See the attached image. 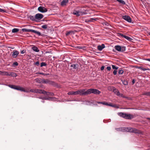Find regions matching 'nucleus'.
<instances>
[{
  "mask_svg": "<svg viewBox=\"0 0 150 150\" xmlns=\"http://www.w3.org/2000/svg\"><path fill=\"white\" fill-rule=\"evenodd\" d=\"M105 47L104 44H102L101 45H99L97 47V48L98 50L101 51L103 48Z\"/></svg>",
  "mask_w": 150,
  "mask_h": 150,
  "instance_id": "f3484780",
  "label": "nucleus"
},
{
  "mask_svg": "<svg viewBox=\"0 0 150 150\" xmlns=\"http://www.w3.org/2000/svg\"><path fill=\"white\" fill-rule=\"evenodd\" d=\"M135 82V81L134 80V79H133L132 80V84H134Z\"/></svg>",
  "mask_w": 150,
  "mask_h": 150,
  "instance_id": "864d4df0",
  "label": "nucleus"
},
{
  "mask_svg": "<svg viewBox=\"0 0 150 150\" xmlns=\"http://www.w3.org/2000/svg\"><path fill=\"white\" fill-rule=\"evenodd\" d=\"M19 54V52L18 51L16 50H14L13 51V53L12 54V56L13 57L15 58L17 57Z\"/></svg>",
  "mask_w": 150,
  "mask_h": 150,
  "instance_id": "4468645a",
  "label": "nucleus"
},
{
  "mask_svg": "<svg viewBox=\"0 0 150 150\" xmlns=\"http://www.w3.org/2000/svg\"><path fill=\"white\" fill-rule=\"evenodd\" d=\"M100 93V92L98 90L94 89L93 93L95 94H99Z\"/></svg>",
  "mask_w": 150,
  "mask_h": 150,
  "instance_id": "5701e85b",
  "label": "nucleus"
},
{
  "mask_svg": "<svg viewBox=\"0 0 150 150\" xmlns=\"http://www.w3.org/2000/svg\"><path fill=\"white\" fill-rule=\"evenodd\" d=\"M119 34H120V36H121L122 37L124 38L125 39H126L127 40L129 41H131L132 40V38H130L128 36H126L125 35H124L120 33Z\"/></svg>",
  "mask_w": 150,
  "mask_h": 150,
  "instance_id": "dca6fc26",
  "label": "nucleus"
},
{
  "mask_svg": "<svg viewBox=\"0 0 150 150\" xmlns=\"http://www.w3.org/2000/svg\"><path fill=\"white\" fill-rule=\"evenodd\" d=\"M113 92L117 96L120 95V93L119 91L115 88L113 89Z\"/></svg>",
  "mask_w": 150,
  "mask_h": 150,
  "instance_id": "a211bd4d",
  "label": "nucleus"
},
{
  "mask_svg": "<svg viewBox=\"0 0 150 150\" xmlns=\"http://www.w3.org/2000/svg\"><path fill=\"white\" fill-rule=\"evenodd\" d=\"M122 82L123 84L125 85H127L128 84V82L125 80L122 81Z\"/></svg>",
  "mask_w": 150,
  "mask_h": 150,
  "instance_id": "7c9ffc66",
  "label": "nucleus"
},
{
  "mask_svg": "<svg viewBox=\"0 0 150 150\" xmlns=\"http://www.w3.org/2000/svg\"><path fill=\"white\" fill-rule=\"evenodd\" d=\"M22 30L23 32H32V33H34L35 34H36L37 35H38L39 36H40L41 35V33L40 32H39V31H37L34 30L23 28L22 29Z\"/></svg>",
  "mask_w": 150,
  "mask_h": 150,
  "instance_id": "39448f33",
  "label": "nucleus"
},
{
  "mask_svg": "<svg viewBox=\"0 0 150 150\" xmlns=\"http://www.w3.org/2000/svg\"><path fill=\"white\" fill-rule=\"evenodd\" d=\"M42 28L44 29H46L47 28V25H44L42 26Z\"/></svg>",
  "mask_w": 150,
  "mask_h": 150,
  "instance_id": "ea45409f",
  "label": "nucleus"
},
{
  "mask_svg": "<svg viewBox=\"0 0 150 150\" xmlns=\"http://www.w3.org/2000/svg\"><path fill=\"white\" fill-rule=\"evenodd\" d=\"M0 12H6V11L5 10L3 9L0 8Z\"/></svg>",
  "mask_w": 150,
  "mask_h": 150,
  "instance_id": "37998d69",
  "label": "nucleus"
},
{
  "mask_svg": "<svg viewBox=\"0 0 150 150\" xmlns=\"http://www.w3.org/2000/svg\"><path fill=\"white\" fill-rule=\"evenodd\" d=\"M72 32V31H69L67 32L66 34V35L67 36L68 35Z\"/></svg>",
  "mask_w": 150,
  "mask_h": 150,
  "instance_id": "79ce46f5",
  "label": "nucleus"
},
{
  "mask_svg": "<svg viewBox=\"0 0 150 150\" xmlns=\"http://www.w3.org/2000/svg\"><path fill=\"white\" fill-rule=\"evenodd\" d=\"M104 66H102L100 68L101 70L102 71H103L104 69Z\"/></svg>",
  "mask_w": 150,
  "mask_h": 150,
  "instance_id": "8fccbe9b",
  "label": "nucleus"
},
{
  "mask_svg": "<svg viewBox=\"0 0 150 150\" xmlns=\"http://www.w3.org/2000/svg\"><path fill=\"white\" fill-rule=\"evenodd\" d=\"M39 98L42 99V100L45 99V100H48V98H46L45 97H40Z\"/></svg>",
  "mask_w": 150,
  "mask_h": 150,
  "instance_id": "58836bf2",
  "label": "nucleus"
},
{
  "mask_svg": "<svg viewBox=\"0 0 150 150\" xmlns=\"http://www.w3.org/2000/svg\"><path fill=\"white\" fill-rule=\"evenodd\" d=\"M19 31V29L16 28H14L13 29L11 30L12 33H16Z\"/></svg>",
  "mask_w": 150,
  "mask_h": 150,
  "instance_id": "c85d7f7f",
  "label": "nucleus"
},
{
  "mask_svg": "<svg viewBox=\"0 0 150 150\" xmlns=\"http://www.w3.org/2000/svg\"><path fill=\"white\" fill-rule=\"evenodd\" d=\"M145 60L146 61H148L150 62V58H147L145 59Z\"/></svg>",
  "mask_w": 150,
  "mask_h": 150,
  "instance_id": "603ef678",
  "label": "nucleus"
},
{
  "mask_svg": "<svg viewBox=\"0 0 150 150\" xmlns=\"http://www.w3.org/2000/svg\"><path fill=\"white\" fill-rule=\"evenodd\" d=\"M47 94H46V95L51 96H52L54 95V94L52 93L47 92Z\"/></svg>",
  "mask_w": 150,
  "mask_h": 150,
  "instance_id": "c9c22d12",
  "label": "nucleus"
},
{
  "mask_svg": "<svg viewBox=\"0 0 150 150\" xmlns=\"http://www.w3.org/2000/svg\"><path fill=\"white\" fill-rule=\"evenodd\" d=\"M29 18L32 21H36L35 16L34 17L33 16H29Z\"/></svg>",
  "mask_w": 150,
  "mask_h": 150,
  "instance_id": "cd10ccee",
  "label": "nucleus"
},
{
  "mask_svg": "<svg viewBox=\"0 0 150 150\" xmlns=\"http://www.w3.org/2000/svg\"><path fill=\"white\" fill-rule=\"evenodd\" d=\"M138 68L143 71H145L146 70H150V69L149 68H143L142 67H138Z\"/></svg>",
  "mask_w": 150,
  "mask_h": 150,
  "instance_id": "393cba45",
  "label": "nucleus"
},
{
  "mask_svg": "<svg viewBox=\"0 0 150 150\" xmlns=\"http://www.w3.org/2000/svg\"><path fill=\"white\" fill-rule=\"evenodd\" d=\"M42 83L48 84L52 85H53L55 84V83L54 81H50L48 79H42Z\"/></svg>",
  "mask_w": 150,
  "mask_h": 150,
  "instance_id": "6e6552de",
  "label": "nucleus"
},
{
  "mask_svg": "<svg viewBox=\"0 0 150 150\" xmlns=\"http://www.w3.org/2000/svg\"><path fill=\"white\" fill-rule=\"evenodd\" d=\"M107 69L108 71H110L111 69V67H107Z\"/></svg>",
  "mask_w": 150,
  "mask_h": 150,
  "instance_id": "de8ad7c7",
  "label": "nucleus"
},
{
  "mask_svg": "<svg viewBox=\"0 0 150 150\" xmlns=\"http://www.w3.org/2000/svg\"><path fill=\"white\" fill-rule=\"evenodd\" d=\"M84 90L80 89L77 91H71L68 93L67 94L69 95H80L81 96H84Z\"/></svg>",
  "mask_w": 150,
  "mask_h": 150,
  "instance_id": "f03ea898",
  "label": "nucleus"
},
{
  "mask_svg": "<svg viewBox=\"0 0 150 150\" xmlns=\"http://www.w3.org/2000/svg\"><path fill=\"white\" fill-rule=\"evenodd\" d=\"M84 90V96H85L88 94H89L91 93H93L94 88H90L88 89L86 91V89H83Z\"/></svg>",
  "mask_w": 150,
  "mask_h": 150,
  "instance_id": "1a4fd4ad",
  "label": "nucleus"
},
{
  "mask_svg": "<svg viewBox=\"0 0 150 150\" xmlns=\"http://www.w3.org/2000/svg\"><path fill=\"white\" fill-rule=\"evenodd\" d=\"M39 11L42 13H45L47 11V10L43 6H40L38 8Z\"/></svg>",
  "mask_w": 150,
  "mask_h": 150,
  "instance_id": "f8f14e48",
  "label": "nucleus"
},
{
  "mask_svg": "<svg viewBox=\"0 0 150 150\" xmlns=\"http://www.w3.org/2000/svg\"><path fill=\"white\" fill-rule=\"evenodd\" d=\"M147 119L150 120V118H147Z\"/></svg>",
  "mask_w": 150,
  "mask_h": 150,
  "instance_id": "5fc2aeb1",
  "label": "nucleus"
},
{
  "mask_svg": "<svg viewBox=\"0 0 150 150\" xmlns=\"http://www.w3.org/2000/svg\"><path fill=\"white\" fill-rule=\"evenodd\" d=\"M108 106L116 108H119V107L117 105H113L112 103H110Z\"/></svg>",
  "mask_w": 150,
  "mask_h": 150,
  "instance_id": "a878e982",
  "label": "nucleus"
},
{
  "mask_svg": "<svg viewBox=\"0 0 150 150\" xmlns=\"http://www.w3.org/2000/svg\"><path fill=\"white\" fill-rule=\"evenodd\" d=\"M112 68L113 69H115V70H117L118 68V67H116L115 65H112Z\"/></svg>",
  "mask_w": 150,
  "mask_h": 150,
  "instance_id": "f704fd0d",
  "label": "nucleus"
},
{
  "mask_svg": "<svg viewBox=\"0 0 150 150\" xmlns=\"http://www.w3.org/2000/svg\"><path fill=\"white\" fill-rule=\"evenodd\" d=\"M13 66H16L18 65V64L17 62H15L13 63Z\"/></svg>",
  "mask_w": 150,
  "mask_h": 150,
  "instance_id": "a19ab883",
  "label": "nucleus"
},
{
  "mask_svg": "<svg viewBox=\"0 0 150 150\" xmlns=\"http://www.w3.org/2000/svg\"><path fill=\"white\" fill-rule=\"evenodd\" d=\"M122 18L128 22L131 23L132 22L131 18L128 16L125 15L122 16Z\"/></svg>",
  "mask_w": 150,
  "mask_h": 150,
  "instance_id": "9b49d317",
  "label": "nucleus"
},
{
  "mask_svg": "<svg viewBox=\"0 0 150 150\" xmlns=\"http://www.w3.org/2000/svg\"><path fill=\"white\" fill-rule=\"evenodd\" d=\"M120 96L121 97H122L123 98H125V97L124 96V95L122 94H120V95L118 96Z\"/></svg>",
  "mask_w": 150,
  "mask_h": 150,
  "instance_id": "a18cd8bd",
  "label": "nucleus"
},
{
  "mask_svg": "<svg viewBox=\"0 0 150 150\" xmlns=\"http://www.w3.org/2000/svg\"><path fill=\"white\" fill-rule=\"evenodd\" d=\"M141 1H142V0H141Z\"/></svg>",
  "mask_w": 150,
  "mask_h": 150,
  "instance_id": "13d9d810",
  "label": "nucleus"
},
{
  "mask_svg": "<svg viewBox=\"0 0 150 150\" xmlns=\"http://www.w3.org/2000/svg\"><path fill=\"white\" fill-rule=\"evenodd\" d=\"M115 129L117 131L125 132V127L116 128Z\"/></svg>",
  "mask_w": 150,
  "mask_h": 150,
  "instance_id": "412c9836",
  "label": "nucleus"
},
{
  "mask_svg": "<svg viewBox=\"0 0 150 150\" xmlns=\"http://www.w3.org/2000/svg\"><path fill=\"white\" fill-rule=\"evenodd\" d=\"M32 49L34 51L38 52L39 51V50L38 49V48L36 46H34L32 47Z\"/></svg>",
  "mask_w": 150,
  "mask_h": 150,
  "instance_id": "b1692460",
  "label": "nucleus"
},
{
  "mask_svg": "<svg viewBox=\"0 0 150 150\" xmlns=\"http://www.w3.org/2000/svg\"><path fill=\"white\" fill-rule=\"evenodd\" d=\"M117 1H118L119 3L122 4H125V2L124 1L122 0H116Z\"/></svg>",
  "mask_w": 150,
  "mask_h": 150,
  "instance_id": "2f4dec72",
  "label": "nucleus"
},
{
  "mask_svg": "<svg viewBox=\"0 0 150 150\" xmlns=\"http://www.w3.org/2000/svg\"><path fill=\"white\" fill-rule=\"evenodd\" d=\"M97 20V19L96 18H91L90 19V20H89V22H93V21H96Z\"/></svg>",
  "mask_w": 150,
  "mask_h": 150,
  "instance_id": "72a5a7b5",
  "label": "nucleus"
},
{
  "mask_svg": "<svg viewBox=\"0 0 150 150\" xmlns=\"http://www.w3.org/2000/svg\"><path fill=\"white\" fill-rule=\"evenodd\" d=\"M68 2V0H63L61 3V5L62 6H65Z\"/></svg>",
  "mask_w": 150,
  "mask_h": 150,
  "instance_id": "aec40b11",
  "label": "nucleus"
},
{
  "mask_svg": "<svg viewBox=\"0 0 150 150\" xmlns=\"http://www.w3.org/2000/svg\"><path fill=\"white\" fill-rule=\"evenodd\" d=\"M97 103L98 104H102L103 105H105L108 106L109 103L106 102H97Z\"/></svg>",
  "mask_w": 150,
  "mask_h": 150,
  "instance_id": "6ab92c4d",
  "label": "nucleus"
},
{
  "mask_svg": "<svg viewBox=\"0 0 150 150\" xmlns=\"http://www.w3.org/2000/svg\"><path fill=\"white\" fill-rule=\"evenodd\" d=\"M70 67H73L74 69H76L78 68L79 65L77 64H73L71 65Z\"/></svg>",
  "mask_w": 150,
  "mask_h": 150,
  "instance_id": "4be33fe9",
  "label": "nucleus"
},
{
  "mask_svg": "<svg viewBox=\"0 0 150 150\" xmlns=\"http://www.w3.org/2000/svg\"><path fill=\"white\" fill-rule=\"evenodd\" d=\"M25 52V51L24 50H22L21 51V53L22 54H24Z\"/></svg>",
  "mask_w": 150,
  "mask_h": 150,
  "instance_id": "09e8293b",
  "label": "nucleus"
},
{
  "mask_svg": "<svg viewBox=\"0 0 150 150\" xmlns=\"http://www.w3.org/2000/svg\"><path fill=\"white\" fill-rule=\"evenodd\" d=\"M9 87L16 90H20L22 91L25 92V90L19 86H17L13 85H9L8 86Z\"/></svg>",
  "mask_w": 150,
  "mask_h": 150,
  "instance_id": "423d86ee",
  "label": "nucleus"
},
{
  "mask_svg": "<svg viewBox=\"0 0 150 150\" xmlns=\"http://www.w3.org/2000/svg\"><path fill=\"white\" fill-rule=\"evenodd\" d=\"M30 92L40 94H47V92L43 90L39 89H33L30 90Z\"/></svg>",
  "mask_w": 150,
  "mask_h": 150,
  "instance_id": "7ed1b4c3",
  "label": "nucleus"
},
{
  "mask_svg": "<svg viewBox=\"0 0 150 150\" xmlns=\"http://www.w3.org/2000/svg\"><path fill=\"white\" fill-rule=\"evenodd\" d=\"M35 18L37 20H40L42 19L43 17V15L41 13H37L35 15Z\"/></svg>",
  "mask_w": 150,
  "mask_h": 150,
  "instance_id": "ddd939ff",
  "label": "nucleus"
},
{
  "mask_svg": "<svg viewBox=\"0 0 150 150\" xmlns=\"http://www.w3.org/2000/svg\"><path fill=\"white\" fill-rule=\"evenodd\" d=\"M123 73V71L122 70H119L118 71V73L119 74H122Z\"/></svg>",
  "mask_w": 150,
  "mask_h": 150,
  "instance_id": "e433bc0d",
  "label": "nucleus"
},
{
  "mask_svg": "<svg viewBox=\"0 0 150 150\" xmlns=\"http://www.w3.org/2000/svg\"><path fill=\"white\" fill-rule=\"evenodd\" d=\"M47 65V64L44 62H42L40 64V67H42L43 66H46Z\"/></svg>",
  "mask_w": 150,
  "mask_h": 150,
  "instance_id": "473e14b6",
  "label": "nucleus"
},
{
  "mask_svg": "<svg viewBox=\"0 0 150 150\" xmlns=\"http://www.w3.org/2000/svg\"><path fill=\"white\" fill-rule=\"evenodd\" d=\"M9 76H11L13 77H16L17 75L16 74L15 72H9Z\"/></svg>",
  "mask_w": 150,
  "mask_h": 150,
  "instance_id": "bb28decb",
  "label": "nucleus"
},
{
  "mask_svg": "<svg viewBox=\"0 0 150 150\" xmlns=\"http://www.w3.org/2000/svg\"><path fill=\"white\" fill-rule=\"evenodd\" d=\"M125 131L136 133H139V131L138 130L132 127H125Z\"/></svg>",
  "mask_w": 150,
  "mask_h": 150,
  "instance_id": "20e7f679",
  "label": "nucleus"
},
{
  "mask_svg": "<svg viewBox=\"0 0 150 150\" xmlns=\"http://www.w3.org/2000/svg\"><path fill=\"white\" fill-rule=\"evenodd\" d=\"M42 102L43 103L44 102V101H42Z\"/></svg>",
  "mask_w": 150,
  "mask_h": 150,
  "instance_id": "6e6d98bb",
  "label": "nucleus"
},
{
  "mask_svg": "<svg viewBox=\"0 0 150 150\" xmlns=\"http://www.w3.org/2000/svg\"><path fill=\"white\" fill-rule=\"evenodd\" d=\"M0 75L9 76V72L1 71H0Z\"/></svg>",
  "mask_w": 150,
  "mask_h": 150,
  "instance_id": "2eb2a0df",
  "label": "nucleus"
},
{
  "mask_svg": "<svg viewBox=\"0 0 150 150\" xmlns=\"http://www.w3.org/2000/svg\"><path fill=\"white\" fill-rule=\"evenodd\" d=\"M117 115L123 118L128 120H131L134 118L133 115L124 112H118Z\"/></svg>",
  "mask_w": 150,
  "mask_h": 150,
  "instance_id": "f257e3e1",
  "label": "nucleus"
},
{
  "mask_svg": "<svg viewBox=\"0 0 150 150\" xmlns=\"http://www.w3.org/2000/svg\"><path fill=\"white\" fill-rule=\"evenodd\" d=\"M86 13L84 11H75L73 12V14L76 15L77 16H79L81 15H82L86 14Z\"/></svg>",
  "mask_w": 150,
  "mask_h": 150,
  "instance_id": "9d476101",
  "label": "nucleus"
},
{
  "mask_svg": "<svg viewBox=\"0 0 150 150\" xmlns=\"http://www.w3.org/2000/svg\"><path fill=\"white\" fill-rule=\"evenodd\" d=\"M150 35V32L148 33Z\"/></svg>",
  "mask_w": 150,
  "mask_h": 150,
  "instance_id": "4d7b16f0",
  "label": "nucleus"
},
{
  "mask_svg": "<svg viewBox=\"0 0 150 150\" xmlns=\"http://www.w3.org/2000/svg\"><path fill=\"white\" fill-rule=\"evenodd\" d=\"M37 82L39 83H42V79H35Z\"/></svg>",
  "mask_w": 150,
  "mask_h": 150,
  "instance_id": "c756f323",
  "label": "nucleus"
},
{
  "mask_svg": "<svg viewBox=\"0 0 150 150\" xmlns=\"http://www.w3.org/2000/svg\"><path fill=\"white\" fill-rule=\"evenodd\" d=\"M35 64L38 66L39 65V62L38 61H37L35 63Z\"/></svg>",
  "mask_w": 150,
  "mask_h": 150,
  "instance_id": "c03bdc74",
  "label": "nucleus"
},
{
  "mask_svg": "<svg viewBox=\"0 0 150 150\" xmlns=\"http://www.w3.org/2000/svg\"><path fill=\"white\" fill-rule=\"evenodd\" d=\"M36 74H41L42 75H47V74H45L44 73H41V72H37L36 73Z\"/></svg>",
  "mask_w": 150,
  "mask_h": 150,
  "instance_id": "4c0bfd02",
  "label": "nucleus"
},
{
  "mask_svg": "<svg viewBox=\"0 0 150 150\" xmlns=\"http://www.w3.org/2000/svg\"><path fill=\"white\" fill-rule=\"evenodd\" d=\"M115 49L117 51L120 52H123L125 51V47H121L120 45H116L115 46Z\"/></svg>",
  "mask_w": 150,
  "mask_h": 150,
  "instance_id": "0eeeda50",
  "label": "nucleus"
},
{
  "mask_svg": "<svg viewBox=\"0 0 150 150\" xmlns=\"http://www.w3.org/2000/svg\"><path fill=\"white\" fill-rule=\"evenodd\" d=\"M117 71L116 70H115L113 72V73L114 75H116L117 74Z\"/></svg>",
  "mask_w": 150,
  "mask_h": 150,
  "instance_id": "49530a36",
  "label": "nucleus"
},
{
  "mask_svg": "<svg viewBox=\"0 0 150 150\" xmlns=\"http://www.w3.org/2000/svg\"><path fill=\"white\" fill-rule=\"evenodd\" d=\"M146 94L148 96H150V92H148L146 93Z\"/></svg>",
  "mask_w": 150,
  "mask_h": 150,
  "instance_id": "3c124183",
  "label": "nucleus"
}]
</instances>
